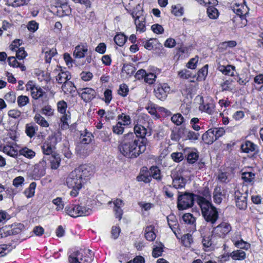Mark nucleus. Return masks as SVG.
<instances>
[{
  "label": "nucleus",
  "instance_id": "64",
  "mask_svg": "<svg viewBox=\"0 0 263 263\" xmlns=\"http://www.w3.org/2000/svg\"><path fill=\"white\" fill-rule=\"evenodd\" d=\"M172 13L176 16H181L183 13V9L180 6H173Z\"/></svg>",
  "mask_w": 263,
  "mask_h": 263
},
{
  "label": "nucleus",
  "instance_id": "45",
  "mask_svg": "<svg viewBox=\"0 0 263 263\" xmlns=\"http://www.w3.org/2000/svg\"><path fill=\"white\" fill-rule=\"evenodd\" d=\"M135 24L136 26V29L137 31L140 32H144L145 30V26L144 22V18L142 17L141 20H135Z\"/></svg>",
  "mask_w": 263,
  "mask_h": 263
},
{
  "label": "nucleus",
  "instance_id": "31",
  "mask_svg": "<svg viewBox=\"0 0 263 263\" xmlns=\"http://www.w3.org/2000/svg\"><path fill=\"white\" fill-rule=\"evenodd\" d=\"M154 227L152 226H149L145 228V237L146 240L152 241L155 240L156 238V234L154 231Z\"/></svg>",
  "mask_w": 263,
  "mask_h": 263
},
{
  "label": "nucleus",
  "instance_id": "41",
  "mask_svg": "<svg viewBox=\"0 0 263 263\" xmlns=\"http://www.w3.org/2000/svg\"><path fill=\"white\" fill-rule=\"evenodd\" d=\"M222 194L220 187H216L215 189L213 192L214 201L216 203H221L222 199Z\"/></svg>",
  "mask_w": 263,
  "mask_h": 263
},
{
  "label": "nucleus",
  "instance_id": "39",
  "mask_svg": "<svg viewBox=\"0 0 263 263\" xmlns=\"http://www.w3.org/2000/svg\"><path fill=\"white\" fill-rule=\"evenodd\" d=\"M36 184L35 182H31L28 188L25 190L24 193L27 198H30L34 196Z\"/></svg>",
  "mask_w": 263,
  "mask_h": 263
},
{
  "label": "nucleus",
  "instance_id": "56",
  "mask_svg": "<svg viewBox=\"0 0 263 263\" xmlns=\"http://www.w3.org/2000/svg\"><path fill=\"white\" fill-rule=\"evenodd\" d=\"M144 78V81L146 83H148V84H152L155 82L156 80V76L153 73H146Z\"/></svg>",
  "mask_w": 263,
  "mask_h": 263
},
{
  "label": "nucleus",
  "instance_id": "28",
  "mask_svg": "<svg viewBox=\"0 0 263 263\" xmlns=\"http://www.w3.org/2000/svg\"><path fill=\"white\" fill-rule=\"evenodd\" d=\"M230 256L234 260H242L246 258V253L243 251L237 250L233 251L231 253Z\"/></svg>",
  "mask_w": 263,
  "mask_h": 263
},
{
  "label": "nucleus",
  "instance_id": "8",
  "mask_svg": "<svg viewBox=\"0 0 263 263\" xmlns=\"http://www.w3.org/2000/svg\"><path fill=\"white\" fill-rule=\"evenodd\" d=\"M248 190H246L243 193L240 190H236L234 193L236 205L240 210H245L247 207V198L248 196Z\"/></svg>",
  "mask_w": 263,
  "mask_h": 263
},
{
  "label": "nucleus",
  "instance_id": "13",
  "mask_svg": "<svg viewBox=\"0 0 263 263\" xmlns=\"http://www.w3.org/2000/svg\"><path fill=\"white\" fill-rule=\"evenodd\" d=\"M47 162L43 158L37 164H35L33 170V174L35 177L40 178L46 174Z\"/></svg>",
  "mask_w": 263,
  "mask_h": 263
},
{
  "label": "nucleus",
  "instance_id": "7",
  "mask_svg": "<svg viewBox=\"0 0 263 263\" xmlns=\"http://www.w3.org/2000/svg\"><path fill=\"white\" fill-rule=\"evenodd\" d=\"M171 176L173 179V184L175 188L180 189L185 186L186 181L182 176L181 170L175 169L173 170Z\"/></svg>",
  "mask_w": 263,
  "mask_h": 263
},
{
  "label": "nucleus",
  "instance_id": "32",
  "mask_svg": "<svg viewBox=\"0 0 263 263\" xmlns=\"http://www.w3.org/2000/svg\"><path fill=\"white\" fill-rule=\"evenodd\" d=\"M255 176V174L250 172H243L241 174V178L244 182L253 184L254 181Z\"/></svg>",
  "mask_w": 263,
  "mask_h": 263
},
{
  "label": "nucleus",
  "instance_id": "48",
  "mask_svg": "<svg viewBox=\"0 0 263 263\" xmlns=\"http://www.w3.org/2000/svg\"><path fill=\"white\" fill-rule=\"evenodd\" d=\"M184 118L180 114H176L171 117V121L176 125H180L183 122Z\"/></svg>",
  "mask_w": 263,
  "mask_h": 263
},
{
  "label": "nucleus",
  "instance_id": "63",
  "mask_svg": "<svg viewBox=\"0 0 263 263\" xmlns=\"http://www.w3.org/2000/svg\"><path fill=\"white\" fill-rule=\"evenodd\" d=\"M172 159L176 162H179L181 161L183 158V155L180 152H175L171 154Z\"/></svg>",
  "mask_w": 263,
  "mask_h": 263
},
{
  "label": "nucleus",
  "instance_id": "35",
  "mask_svg": "<svg viewBox=\"0 0 263 263\" xmlns=\"http://www.w3.org/2000/svg\"><path fill=\"white\" fill-rule=\"evenodd\" d=\"M37 130V126L32 124H27L25 127V132L28 136L32 138L34 136L35 132Z\"/></svg>",
  "mask_w": 263,
  "mask_h": 263
},
{
  "label": "nucleus",
  "instance_id": "62",
  "mask_svg": "<svg viewBox=\"0 0 263 263\" xmlns=\"http://www.w3.org/2000/svg\"><path fill=\"white\" fill-rule=\"evenodd\" d=\"M4 98L8 102L13 103H14L16 100V96L14 92L11 91L7 93Z\"/></svg>",
  "mask_w": 263,
  "mask_h": 263
},
{
  "label": "nucleus",
  "instance_id": "10",
  "mask_svg": "<svg viewBox=\"0 0 263 263\" xmlns=\"http://www.w3.org/2000/svg\"><path fill=\"white\" fill-rule=\"evenodd\" d=\"M85 183L93 173L92 167L87 164L82 165L74 170Z\"/></svg>",
  "mask_w": 263,
  "mask_h": 263
},
{
  "label": "nucleus",
  "instance_id": "36",
  "mask_svg": "<svg viewBox=\"0 0 263 263\" xmlns=\"http://www.w3.org/2000/svg\"><path fill=\"white\" fill-rule=\"evenodd\" d=\"M150 174L157 180H161L162 179L160 170L157 166H152L150 168Z\"/></svg>",
  "mask_w": 263,
  "mask_h": 263
},
{
  "label": "nucleus",
  "instance_id": "30",
  "mask_svg": "<svg viewBox=\"0 0 263 263\" xmlns=\"http://www.w3.org/2000/svg\"><path fill=\"white\" fill-rule=\"evenodd\" d=\"M62 89L64 93L68 94L74 92L76 88L72 82L68 81L65 84L62 85Z\"/></svg>",
  "mask_w": 263,
  "mask_h": 263
},
{
  "label": "nucleus",
  "instance_id": "49",
  "mask_svg": "<svg viewBox=\"0 0 263 263\" xmlns=\"http://www.w3.org/2000/svg\"><path fill=\"white\" fill-rule=\"evenodd\" d=\"M67 108V103L64 100H61L57 103L58 111L61 114L66 113Z\"/></svg>",
  "mask_w": 263,
  "mask_h": 263
},
{
  "label": "nucleus",
  "instance_id": "5",
  "mask_svg": "<svg viewBox=\"0 0 263 263\" xmlns=\"http://www.w3.org/2000/svg\"><path fill=\"white\" fill-rule=\"evenodd\" d=\"M177 198V208L179 210H184L192 207L194 203V196L193 193L178 192Z\"/></svg>",
  "mask_w": 263,
  "mask_h": 263
},
{
  "label": "nucleus",
  "instance_id": "26",
  "mask_svg": "<svg viewBox=\"0 0 263 263\" xmlns=\"http://www.w3.org/2000/svg\"><path fill=\"white\" fill-rule=\"evenodd\" d=\"M87 48L84 45H78L76 47L73 51V55L76 58H82L84 57L85 53L87 52Z\"/></svg>",
  "mask_w": 263,
  "mask_h": 263
},
{
  "label": "nucleus",
  "instance_id": "50",
  "mask_svg": "<svg viewBox=\"0 0 263 263\" xmlns=\"http://www.w3.org/2000/svg\"><path fill=\"white\" fill-rule=\"evenodd\" d=\"M211 129L214 130L213 134L215 138H216V140L222 136L225 133V129L223 127H215L211 128Z\"/></svg>",
  "mask_w": 263,
  "mask_h": 263
},
{
  "label": "nucleus",
  "instance_id": "2",
  "mask_svg": "<svg viewBox=\"0 0 263 263\" xmlns=\"http://www.w3.org/2000/svg\"><path fill=\"white\" fill-rule=\"evenodd\" d=\"M200 205L205 220L211 224H214L219 217L216 208L204 198H202L200 200Z\"/></svg>",
  "mask_w": 263,
  "mask_h": 263
},
{
  "label": "nucleus",
  "instance_id": "44",
  "mask_svg": "<svg viewBox=\"0 0 263 263\" xmlns=\"http://www.w3.org/2000/svg\"><path fill=\"white\" fill-rule=\"evenodd\" d=\"M19 153L20 155L25 156L28 158H32L35 156V152L32 150L28 148L27 147H24L21 149Z\"/></svg>",
  "mask_w": 263,
  "mask_h": 263
},
{
  "label": "nucleus",
  "instance_id": "18",
  "mask_svg": "<svg viewBox=\"0 0 263 263\" xmlns=\"http://www.w3.org/2000/svg\"><path fill=\"white\" fill-rule=\"evenodd\" d=\"M90 145L79 143L76 146V152L81 157H85L90 153Z\"/></svg>",
  "mask_w": 263,
  "mask_h": 263
},
{
  "label": "nucleus",
  "instance_id": "55",
  "mask_svg": "<svg viewBox=\"0 0 263 263\" xmlns=\"http://www.w3.org/2000/svg\"><path fill=\"white\" fill-rule=\"evenodd\" d=\"M182 219L185 223L187 224H193L195 221V218L190 213L184 214L182 216Z\"/></svg>",
  "mask_w": 263,
  "mask_h": 263
},
{
  "label": "nucleus",
  "instance_id": "46",
  "mask_svg": "<svg viewBox=\"0 0 263 263\" xmlns=\"http://www.w3.org/2000/svg\"><path fill=\"white\" fill-rule=\"evenodd\" d=\"M30 92L32 97L35 100H37L42 97L43 94V90L37 86L33 89Z\"/></svg>",
  "mask_w": 263,
  "mask_h": 263
},
{
  "label": "nucleus",
  "instance_id": "29",
  "mask_svg": "<svg viewBox=\"0 0 263 263\" xmlns=\"http://www.w3.org/2000/svg\"><path fill=\"white\" fill-rule=\"evenodd\" d=\"M167 220L170 228L174 234H176V230L178 227V224L176 217L174 215H170L167 217Z\"/></svg>",
  "mask_w": 263,
  "mask_h": 263
},
{
  "label": "nucleus",
  "instance_id": "4",
  "mask_svg": "<svg viewBox=\"0 0 263 263\" xmlns=\"http://www.w3.org/2000/svg\"><path fill=\"white\" fill-rule=\"evenodd\" d=\"M78 172L75 170L72 171L66 179V183L68 187L72 190L70 192V195L76 196L79 191L82 188L83 184L84 183L83 180L77 174Z\"/></svg>",
  "mask_w": 263,
  "mask_h": 263
},
{
  "label": "nucleus",
  "instance_id": "34",
  "mask_svg": "<svg viewBox=\"0 0 263 263\" xmlns=\"http://www.w3.org/2000/svg\"><path fill=\"white\" fill-rule=\"evenodd\" d=\"M34 121L42 127H47L49 124L45 119L40 114H36L34 117Z\"/></svg>",
  "mask_w": 263,
  "mask_h": 263
},
{
  "label": "nucleus",
  "instance_id": "58",
  "mask_svg": "<svg viewBox=\"0 0 263 263\" xmlns=\"http://www.w3.org/2000/svg\"><path fill=\"white\" fill-rule=\"evenodd\" d=\"M69 112H68V114L65 113L63 114V115L61 118V121L62 122V127L63 128H66L68 127V121L70 119V115H68Z\"/></svg>",
  "mask_w": 263,
  "mask_h": 263
},
{
  "label": "nucleus",
  "instance_id": "25",
  "mask_svg": "<svg viewBox=\"0 0 263 263\" xmlns=\"http://www.w3.org/2000/svg\"><path fill=\"white\" fill-rule=\"evenodd\" d=\"M213 131L211 128L202 135V139L205 143L210 144L216 141Z\"/></svg>",
  "mask_w": 263,
  "mask_h": 263
},
{
  "label": "nucleus",
  "instance_id": "37",
  "mask_svg": "<svg viewBox=\"0 0 263 263\" xmlns=\"http://www.w3.org/2000/svg\"><path fill=\"white\" fill-rule=\"evenodd\" d=\"M136 70L135 67L132 64H124L123 66L122 72L125 73L128 77L133 75Z\"/></svg>",
  "mask_w": 263,
  "mask_h": 263
},
{
  "label": "nucleus",
  "instance_id": "60",
  "mask_svg": "<svg viewBox=\"0 0 263 263\" xmlns=\"http://www.w3.org/2000/svg\"><path fill=\"white\" fill-rule=\"evenodd\" d=\"M52 203L57 205L56 210L57 211L63 210L64 206L62 199L61 197H57L52 200Z\"/></svg>",
  "mask_w": 263,
  "mask_h": 263
},
{
  "label": "nucleus",
  "instance_id": "61",
  "mask_svg": "<svg viewBox=\"0 0 263 263\" xmlns=\"http://www.w3.org/2000/svg\"><path fill=\"white\" fill-rule=\"evenodd\" d=\"M23 228L24 226L22 224L20 223L11 230H7V231L9 234V235H15L20 233Z\"/></svg>",
  "mask_w": 263,
  "mask_h": 263
},
{
  "label": "nucleus",
  "instance_id": "40",
  "mask_svg": "<svg viewBox=\"0 0 263 263\" xmlns=\"http://www.w3.org/2000/svg\"><path fill=\"white\" fill-rule=\"evenodd\" d=\"M207 14L211 19H216L219 16L218 10L213 6H210L207 8Z\"/></svg>",
  "mask_w": 263,
  "mask_h": 263
},
{
  "label": "nucleus",
  "instance_id": "43",
  "mask_svg": "<svg viewBox=\"0 0 263 263\" xmlns=\"http://www.w3.org/2000/svg\"><path fill=\"white\" fill-rule=\"evenodd\" d=\"M41 113L47 117H51L54 114V109L49 105H46L41 108Z\"/></svg>",
  "mask_w": 263,
  "mask_h": 263
},
{
  "label": "nucleus",
  "instance_id": "1",
  "mask_svg": "<svg viewBox=\"0 0 263 263\" xmlns=\"http://www.w3.org/2000/svg\"><path fill=\"white\" fill-rule=\"evenodd\" d=\"M120 153L128 158H137L146 149V140L140 141L133 133L124 135L122 141L119 145Z\"/></svg>",
  "mask_w": 263,
  "mask_h": 263
},
{
  "label": "nucleus",
  "instance_id": "21",
  "mask_svg": "<svg viewBox=\"0 0 263 263\" xmlns=\"http://www.w3.org/2000/svg\"><path fill=\"white\" fill-rule=\"evenodd\" d=\"M257 148V146L250 141H246L241 145L242 151L246 153L255 152Z\"/></svg>",
  "mask_w": 263,
  "mask_h": 263
},
{
  "label": "nucleus",
  "instance_id": "38",
  "mask_svg": "<svg viewBox=\"0 0 263 263\" xmlns=\"http://www.w3.org/2000/svg\"><path fill=\"white\" fill-rule=\"evenodd\" d=\"M114 39L117 45L119 46H122L125 43L127 37L123 33H118L115 35Z\"/></svg>",
  "mask_w": 263,
  "mask_h": 263
},
{
  "label": "nucleus",
  "instance_id": "6",
  "mask_svg": "<svg viewBox=\"0 0 263 263\" xmlns=\"http://www.w3.org/2000/svg\"><path fill=\"white\" fill-rule=\"evenodd\" d=\"M65 210L67 214L74 218L87 216L91 213L89 208L73 204L67 205Z\"/></svg>",
  "mask_w": 263,
  "mask_h": 263
},
{
  "label": "nucleus",
  "instance_id": "19",
  "mask_svg": "<svg viewBox=\"0 0 263 263\" xmlns=\"http://www.w3.org/2000/svg\"><path fill=\"white\" fill-rule=\"evenodd\" d=\"M134 135L135 137L138 139V138H141V141L143 140V139H145L146 140V142L147 141V140L145 138V136L149 134V135H151L150 133L147 132V129L144 127L143 126L141 125H136L134 127Z\"/></svg>",
  "mask_w": 263,
  "mask_h": 263
},
{
  "label": "nucleus",
  "instance_id": "20",
  "mask_svg": "<svg viewBox=\"0 0 263 263\" xmlns=\"http://www.w3.org/2000/svg\"><path fill=\"white\" fill-rule=\"evenodd\" d=\"M113 203L114 204V211L115 212V217L120 220L122 219L123 213L121 207L124 205V203L120 199H117Z\"/></svg>",
  "mask_w": 263,
  "mask_h": 263
},
{
  "label": "nucleus",
  "instance_id": "33",
  "mask_svg": "<svg viewBox=\"0 0 263 263\" xmlns=\"http://www.w3.org/2000/svg\"><path fill=\"white\" fill-rule=\"evenodd\" d=\"M92 138L93 136L91 133L85 132L84 134H81L80 143L89 145L91 142Z\"/></svg>",
  "mask_w": 263,
  "mask_h": 263
},
{
  "label": "nucleus",
  "instance_id": "22",
  "mask_svg": "<svg viewBox=\"0 0 263 263\" xmlns=\"http://www.w3.org/2000/svg\"><path fill=\"white\" fill-rule=\"evenodd\" d=\"M217 69L225 75L233 76L234 71H235V67L231 65H228L227 66L219 65Z\"/></svg>",
  "mask_w": 263,
  "mask_h": 263
},
{
  "label": "nucleus",
  "instance_id": "17",
  "mask_svg": "<svg viewBox=\"0 0 263 263\" xmlns=\"http://www.w3.org/2000/svg\"><path fill=\"white\" fill-rule=\"evenodd\" d=\"M43 158L46 162L48 161L50 163L51 167L52 169H57L59 166L61 158L59 155L57 154L56 153L51 155L50 156H44Z\"/></svg>",
  "mask_w": 263,
  "mask_h": 263
},
{
  "label": "nucleus",
  "instance_id": "54",
  "mask_svg": "<svg viewBox=\"0 0 263 263\" xmlns=\"http://www.w3.org/2000/svg\"><path fill=\"white\" fill-rule=\"evenodd\" d=\"M208 74V65L204 66L198 72L197 79L201 80L204 79Z\"/></svg>",
  "mask_w": 263,
  "mask_h": 263
},
{
  "label": "nucleus",
  "instance_id": "12",
  "mask_svg": "<svg viewBox=\"0 0 263 263\" xmlns=\"http://www.w3.org/2000/svg\"><path fill=\"white\" fill-rule=\"evenodd\" d=\"M78 93L82 99L86 102L92 100L95 98L96 95L95 90L91 88L88 87L80 89Z\"/></svg>",
  "mask_w": 263,
  "mask_h": 263
},
{
  "label": "nucleus",
  "instance_id": "9",
  "mask_svg": "<svg viewBox=\"0 0 263 263\" xmlns=\"http://www.w3.org/2000/svg\"><path fill=\"white\" fill-rule=\"evenodd\" d=\"M170 90V86L167 84L164 83L163 84L158 85L154 89V92L155 96L158 99L161 101H164L166 99Z\"/></svg>",
  "mask_w": 263,
  "mask_h": 263
},
{
  "label": "nucleus",
  "instance_id": "57",
  "mask_svg": "<svg viewBox=\"0 0 263 263\" xmlns=\"http://www.w3.org/2000/svg\"><path fill=\"white\" fill-rule=\"evenodd\" d=\"M123 125L118 122L116 125L112 126V132L114 133L117 135H121L123 133L124 128L122 126Z\"/></svg>",
  "mask_w": 263,
  "mask_h": 263
},
{
  "label": "nucleus",
  "instance_id": "53",
  "mask_svg": "<svg viewBox=\"0 0 263 263\" xmlns=\"http://www.w3.org/2000/svg\"><path fill=\"white\" fill-rule=\"evenodd\" d=\"M27 28L29 31L34 32L39 28V24L35 21H29L27 25Z\"/></svg>",
  "mask_w": 263,
  "mask_h": 263
},
{
  "label": "nucleus",
  "instance_id": "27",
  "mask_svg": "<svg viewBox=\"0 0 263 263\" xmlns=\"http://www.w3.org/2000/svg\"><path fill=\"white\" fill-rule=\"evenodd\" d=\"M233 12L242 18L247 13V7L242 5L235 4L233 8Z\"/></svg>",
  "mask_w": 263,
  "mask_h": 263
},
{
  "label": "nucleus",
  "instance_id": "47",
  "mask_svg": "<svg viewBox=\"0 0 263 263\" xmlns=\"http://www.w3.org/2000/svg\"><path fill=\"white\" fill-rule=\"evenodd\" d=\"M12 249L10 245L4 244L0 245V257L4 256Z\"/></svg>",
  "mask_w": 263,
  "mask_h": 263
},
{
  "label": "nucleus",
  "instance_id": "23",
  "mask_svg": "<svg viewBox=\"0 0 263 263\" xmlns=\"http://www.w3.org/2000/svg\"><path fill=\"white\" fill-rule=\"evenodd\" d=\"M42 151L44 156H50L51 155L55 153L54 152V146L52 145L48 141L44 143L42 146Z\"/></svg>",
  "mask_w": 263,
  "mask_h": 263
},
{
  "label": "nucleus",
  "instance_id": "59",
  "mask_svg": "<svg viewBox=\"0 0 263 263\" xmlns=\"http://www.w3.org/2000/svg\"><path fill=\"white\" fill-rule=\"evenodd\" d=\"M198 158V154L196 152H192L190 153L187 157V162L193 164L195 163Z\"/></svg>",
  "mask_w": 263,
  "mask_h": 263
},
{
  "label": "nucleus",
  "instance_id": "42",
  "mask_svg": "<svg viewBox=\"0 0 263 263\" xmlns=\"http://www.w3.org/2000/svg\"><path fill=\"white\" fill-rule=\"evenodd\" d=\"M118 119L121 121L120 122L123 125H129L131 123V119L129 116L123 113L118 116Z\"/></svg>",
  "mask_w": 263,
  "mask_h": 263
},
{
  "label": "nucleus",
  "instance_id": "24",
  "mask_svg": "<svg viewBox=\"0 0 263 263\" xmlns=\"http://www.w3.org/2000/svg\"><path fill=\"white\" fill-rule=\"evenodd\" d=\"M3 152L7 155L15 158L18 155V151L12 145H6L3 147Z\"/></svg>",
  "mask_w": 263,
  "mask_h": 263
},
{
  "label": "nucleus",
  "instance_id": "3",
  "mask_svg": "<svg viewBox=\"0 0 263 263\" xmlns=\"http://www.w3.org/2000/svg\"><path fill=\"white\" fill-rule=\"evenodd\" d=\"M93 258V253L88 249H81L70 254L68 260L70 263H90Z\"/></svg>",
  "mask_w": 263,
  "mask_h": 263
},
{
  "label": "nucleus",
  "instance_id": "16",
  "mask_svg": "<svg viewBox=\"0 0 263 263\" xmlns=\"http://www.w3.org/2000/svg\"><path fill=\"white\" fill-rule=\"evenodd\" d=\"M60 71L56 77V80L59 84H65L71 79L70 73L68 71H63L61 67L55 69L54 72Z\"/></svg>",
  "mask_w": 263,
  "mask_h": 263
},
{
  "label": "nucleus",
  "instance_id": "14",
  "mask_svg": "<svg viewBox=\"0 0 263 263\" xmlns=\"http://www.w3.org/2000/svg\"><path fill=\"white\" fill-rule=\"evenodd\" d=\"M199 109L209 115H212L215 111V104L212 102L204 101L202 97L200 98V103Z\"/></svg>",
  "mask_w": 263,
  "mask_h": 263
},
{
  "label": "nucleus",
  "instance_id": "15",
  "mask_svg": "<svg viewBox=\"0 0 263 263\" xmlns=\"http://www.w3.org/2000/svg\"><path fill=\"white\" fill-rule=\"evenodd\" d=\"M232 241L233 242L235 246L237 248L248 250L250 248V243L243 240L241 238L240 235L238 233H237L235 236L232 237Z\"/></svg>",
  "mask_w": 263,
  "mask_h": 263
},
{
  "label": "nucleus",
  "instance_id": "52",
  "mask_svg": "<svg viewBox=\"0 0 263 263\" xmlns=\"http://www.w3.org/2000/svg\"><path fill=\"white\" fill-rule=\"evenodd\" d=\"M182 242L185 247H189L193 242L192 236L190 234H185L182 237Z\"/></svg>",
  "mask_w": 263,
  "mask_h": 263
},
{
  "label": "nucleus",
  "instance_id": "51",
  "mask_svg": "<svg viewBox=\"0 0 263 263\" xmlns=\"http://www.w3.org/2000/svg\"><path fill=\"white\" fill-rule=\"evenodd\" d=\"M29 98L27 96L21 95L17 98V104L19 107L25 106L29 103Z\"/></svg>",
  "mask_w": 263,
  "mask_h": 263
},
{
  "label": "nucleus",
  "instance_id": "11",
  "mask_svg": "<svg viewBox=\"0 0 263 263\" xmlns=\"http://www.w3.org/2000/svg\"><path fill=\"white\" fill-rule=\"evenodd\" d=\"M232 229L230 223L222 222L213 229V233L220 237H224Z\"/></svg>",
  "mask_w": 263,
  "mask_h": 263
}]
</instances>
